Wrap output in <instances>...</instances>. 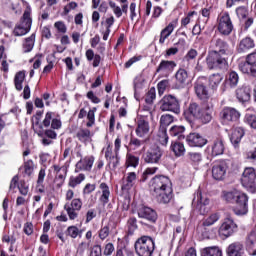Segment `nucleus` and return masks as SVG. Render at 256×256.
<instances>
[{"mask_svg":"<svg viewBox=\"0 0 256 256\" xmlns=\"http://www.w3.org/2000/svg\"><path fill=\"white\" fill-rule=\"evenodd\" d=\"M34 133L41 137V143L44 147L53 145V139H57V132L62 127L61 119L53 118V112H47L45 114L44 120L41 123L36 121L32 124ZM43 127H51L50 129L43 130Z\"/></svg>","mask_w":256,"mask_h":256,"instance_id":"1","label":"nucleus"},{"mask_svg":"<svg viewBox=\"0 0 256 256\" xmlns=\"http://www.w3.org/2000/svg\"><path fill=\"white\" fill-rule=\"evenodd\" d=\"M149 189L158 201L163 205L171 203L173 199V183L171 179L165 175H156L149 182Z\"/></svg>","mask_w":256,"mask_h":256,"instance_id":"2","label":"nucleus"},{"mask_svg":"<svg viewBox=\"0 0 256 256\" xmlns=\"http://www.w3.org/2000/svg\"><path fill=\"white\" fill-rule=\"evenodd\" d=\"M222 199L227 203H235L233 208L235 215H247L249 212V196L237 189L222 192Z\"/></svg>","mask_w":256,"mask_h":256,"instance_id":"3","label":"nucleus"},{"mask_svg":"<svg viewBox=\"0 0 256 256\" xmlns=\"http://www.w3.org/2000/svg\"><path fill=\"white\" fill-rule=\"evenodd\" d=\"M212 107L213 106H209L207 104L192 102L188 107V113L190 117H193V119H196L205 125L207 123H211V119H213Z\"/></svg>","mask_w":256,"mask_h":256,"instance_id":"4","label":"nucleus"},{"mask_svg":"<svg viewBox=\"0 0 256 256\" xmlns=\"http://www.w3.org/2000/svg\"><path fill=\"white\" fill-rule=\"evenodd\" d=\"M142 160L148 165H159L163 158V149L157 144L146 143L142 149Z\"/></svg>","mask_w":256,"mask_h":256,"instance_id":"5","label":"nucleus"},{"mask_svg":"<svg viewBox=\"0 0 256 256\" xmlns=\"http://www.w3.org/2000/svg\"><path fill=\"white\" fill-rule=\"evenodd\" d=\"M134 247L138 256H153L155 239L150 236H141L136 240Z\"/></svg>","mask_w":256,"mask_h":256,"instance_id":"6","label":"nucleus"},{"mask_svg":"<svg viewBox=\"0 0 256 256\" xmlns=\"http://www.w3.org/2000/svg\"><path fill=\"white\" fill-rule=\"evenodd\" d=\"M206 65L208 69L214 71H227V69H229V62H227V59L223 57L222 54H217V52H208Z\"/></svg>","mask_w":256,"mask_h":256,"instance_id":"7","label":"nucleus"},{"mask_svg":"<svg viewBox=\"0 0 256 256\" xmlns=\"http://www.w3.org/2000/svg\"><path fill=\"white\" fill-rule=\"evenodd\" d=\"M210 52L229 57L233 55L235 47L222 38L213 37L210 41Z\"/></svg>","mask_w":256,"mask_h":256,"instance_id":"8","label":"nucleus"},{"mask_svg":"<svg viewBox=\"0 0 256 256\" xmlns=\"http://www.w3.org/2000/svg\"><path fill=\"white\" fill-rule=\"evenodd\" d=\"M238 69L244 75L256 78V50L248 54L244 62L239 63Z\"/></svg>","mask_w":256,"mask_h":256,"instance_id":"9","label":"nucleus"},{"mask_svg":"<svg viewBox=\"0 0 256 256\" xmlns=\"http://www.w3.org/2000/svg\"><path fill=\"white\" fill-rule=\"evenodd\" d=\"M233 20H231V15L229 12H224L217 19V30L220 35L224 37H229L231 33H233Z\"/></svg>","mask_w":256,"mask_h":256,"instance_id":"10","label":"nucleus"},{"mask_svg":"<svg viewBox=\"0 0 256 256\" xmlns=\"http://www.w3.org/2000/svg\"><path fill=\"white\" fill-rule=\"evenodd\" d=\"M161 111H170L179 115L181 113V104L173 95H165L159 102Z\"/></svg>","mask_w":256,"mask_h":256,"instance_id":"11","label":"nucleus"},{"mask_svg":"<svg viewBox=\"0 0 256 256\" xmlns=\"http://www.w3.org/2000/svg\"><path fill=\"white\" fill-rule=\"evenodd\" d=\"M33 20L31 19V9H26L23 13L21 22L14 28V35L16 37H22V35H27L31 31V25Z\"/></svg>","mask_w":256,"mask_h":256,"instance_id":"12","label":"nucleus"},{"mask_svg":"<svg viewBox=\"0 0 256 256\" xmlns=\"http://www.w3.org/2000/svg\"><path fill=\"white\" fill-rule=\"evenodd\" d=\"M255 178L256 174L253 167H248L244 169L241 177V184L245 189H247V191H250V193L256 192Z\"/></svg>","mask_w":256,"mask_h":256,"instance_id":"13","label":"nucleus"},{"mask_svg":"<svg viewBox=\"0 0 256 256\" xmlns=\"http://www.w3.org/2000/svg\"><path fill=\"white\" fill-rule=\"evenodd\" d=\"M192 205L196 207L200 215H206V213H209V198L203 196L200 188H198L197 192L194 193Z\"/></svg>","mask_w":256,"mask_h":256,"instance_id":"14","label":"nucleus"},{"mask_svg":"<svg viewBox=\"0 0 256 256\" xmlns=\"http://www.w3.org/2000/svg\"><path fill=\"white\" fill-rule=\"evenodd\" d=\"M239 226L235 223V220L231 216H227L223 219L219 228V235L222 237H231L234 233H237Z\"/></svg>","mask_w":256,"mask_h":256,"instance_id":"15","label":"nucleus"},{"mask_svg":"<svg viewBox=\"0 0 256 256\" xmlns=\"http://www.w3.org/2000/svg\"><path fill=\"white\" fill-rule=\"evenodd\" d=\"M83 207V201L79 198H74L70 202H67L64 205V209L70 219V221H75L77 217H79V212L81 211V208Z\"/></svg>","mask_w":256,"mask_h":256,"instance_id":"16","label":"nucleus"},{"mask_svg":"<svg viewBox=\"0 0 256 256\" xmlns=\"http://www.w3.org/2000/svg\"><path fill=\"white\" fill-rule=\"evenodd\" d=\"M194 90L199 99L207 101L211 97L209 89L207 88V79L204 77L199 78L194 84Z\"/></svg>","mask_w":256,"mask_h":256,"instance_id":"17","label":"nucleus"},{"mask_svg":"<svg viewBox=\"0 0 256 256\" xmlns=\"http://www.w3.org/2000/svg\"><path fill=\"white\" fill-rule=\"evenodd\" d=\"M227 162L220 160L216 161L212 164V177L216 181H223L225 179V175H227Z\"/></svg>","mask_w":256,"mask_h":256,"instance_id":"18","label":"nucleus"},{"mask_svg":"<svg viewBox=\"0 0 256 256\" xmlns=\"http://www.w3.org/2000/svg\"><path fill=\"white\" fill-rule=\"evenodd\" d=\"M53 169L56 174L55 182L57 183V187H63V183H65V180L67 179L69 164L65 163L62 166L55 164L53 165Z\"/></svg>","mask_w":256,"mask_h":256,"instance_id":"19","label":"nucleus"},{"mask_svg":"<svg viewBox=\"0 0 256 256\" xmlns=\"http://www.w3.org/2000/svg\"><path fill=\"white\" fill-rule=\"evenodd\" d=\"M175 67H177V63L173 60H162L156 69V73H158L161 77H168L175 71Z\"/></svg>","mask_w":256,"mask_h":256,"instance_id":"20","label":"nucleus"},{"mask_svg":"<svg viewBox=\"0 0 256 256\" xmlns=\"http://www.w3.org/2000/svg\"><path fill=\"white\" fill-rule=\"evenodd\" d=\"M137 215L140 219H146L150 223H155L157 221V212L148 206L141 205L137 208Z\"/></svg>","mask_w":256,"mask_h":256,"instance_id":"21","label":"nucleus"},{"mask_svg":"<svg viewBox=\"0 0 256 256\" xmlns=\"http://www.w3.org/2000/svg\"><path fill=\"white\" fill-rule=\"evenodd\" d=\"M220 115L226 123H236L241 117V113L237 109L231 107L223 108Z\"/></svg>","mask_w":256,"mask_h":256,"instance_id":"22","label":"nucleus"},{"mask_svg":"<svg viewBox=\"0 0 256 256\" xmlns=\"http://www.w3.org/2000/svg\"><path fill=\"white\" fill-rule=\"evenodd\" d=\"M186 143L189 145V147H205V144L208 143V141L203 135L194 132L190 133L186 137Z\"/></svg>","mask_w":256,"mask_h":256,"instance_id":"23","label":"nucleus"},{"mask_svg":"<svg viewBox=\"0 0 256 256\" xmlns=\"http://www.w3.org/2000/svg\"><path fill=\"white\" fill-rule=\"evenodd\" d=\"M95 163V156H86L80 159L75 165V173L81 171H91L93 169V164Z\"/></svg>","mask_w":256,"mask_h":256,"instance_id":"24","label":"nucleus"},{"mask_svg":"<svg viewBox=\"0 0 256 256\" xmlns=\"http://www.w3.org/2000/svg\"><path fill=\"white\" fill-rule=\"evenodd\" d=\"M177 25H179V19L172 20L164 29L160 32L159 43L165 45V41L171 37L173 31H175Z\"/></svg>","mask_w":256,"mask_h":256,"instance_id":"25","label":"nucleus"},{"mask_svg":"<svg viewBox=\"0 0 256 256\" xmlns=\"http://www.w3.org/2000/svg\"><path fill=\"white\" fill-rule=\"evenodd\" d=\"M135 183H137V173L128 172L126 173L121 181V189L122 191H131L133 187H135Z\"/></svg>","mask_w":256,"mask_h":256,"instance_id":"26","label":"nucleus"},{"mask_svg":"<svg viewBox=\"0 0 256 256\" xmlns=\"http://www.w3.org/2000/svg\"><path fill=\"white\" fill-rule=\"evenodd\" d=\"M149 130H150L149 120L143 117L138 118L137 127L135 130L137 137H140V139H143V137L149 134Z\"/></svg>","mask_w":256,"mask_h":256,"instance_id":"27","label":"nucleus"},{"mask_svg":"<svg viewBox=\"0 0 256 256\" xmlns=\"http://www.w3.org/2000/svg\"><path fill=\"white\" fill-rule=\"evenodd\" d=\"M105 159L108 161V164L112 169L119 167V161L121 158L119 157V153L113 152V148L110 144L106 148Z\"/></svg>","mask_w":256,"mask_h":256,"instance_id":"28","label":"nucleus"},{"mask_svg":"<svg viewBox=\"0 0 256 256\" xmlns=\"http://www.w3.org/2000/svg\"><path fill=\"white\" fill-rule=\"evenodd\" d=\"M208 151L212 157H218V155H223L225 153V142L221 139H216L211 145L208 146Z\"/></svg>","mask_w":256,"mask_h":256,"instance_id":"29","label":"nucleus"},{"mask_svg":"<svg viewBox=\"0 0 256 256\" xmlns=\"http://www.w3.org/2000/svg\"><path fill=\"white\" fill-rule=\"evenodd\" d=\"M251 49H255V40L249 36L242 38L238 43V53H247V51H251Z\"/></svg>","mask_w":256,"mask_h":256,"instance_id":"30","label":"nucleus"},{"mask_svg":"<svg viewBox=\"0 0 256 256\" xmlns=\"http://www.w3.org/2000/svg\"><path fill=\"white\" fill-rule=\"evenodd\" d=\"M95 113H97V108L93 107L92 109H90L87 113V111L85 110V108L80 109V112L78 114V119H83L85 117H87V123H86V127H93V125H95Z\"/></svg>","mask_w":256,"mask_h":256,"instance_id":"31","label":"nucleus"},{"mask_svg":"<svg viewBox=\"0 0 256 256\" xmlns=\"http://www.w3.org/2000/svg\"><path fill=\"white\" fill-rule=\"evenodd\" d=\"M93 132L87 128H80L77 133L76 137L80 143H91L93 141Z\"/></svg>","mask_w":256,"mask_h":256,"instance_id":"32","label":"nucleus"},{"mask_svg":"<svg viewBox=\"0 0 256 256\" xmlns=\"http://www.w3.org/2000/svg\"><path fill=\"white\" fill-rule=\"evenodd\" d=\"M245 136V129L241 127H236L232 130L230 141L234 147H239L241 139Z\"/></svg>","mask_w":256,"mask_h":256,"instance_id":"33","label":"nucleus"},{"mask_svg":"<svg viewBox=\"0 0 256 256\" xmlns=\"http://www.w3.org/2000/svg\"><path fill=\"white\" fill-rule=\"evenodd\" d=\"M236 97L240 103H247L251 99V89L248 86H242L236 90Z\"/></svg>","mask_w":256,"mask_h":256,"instance_id":"34","label":"nucleus"},{"mask_svg":"<svg viewBox=\"0 0 256 256\" xmlns=\"http://www.w3.org/2000/svg\"><path fill=\"white\" fill-rule=\"evenodd\" d=\"M226 253L228 256H243V244L240 242L230 244Z\"/></svg>","mask_w":256,"mask_h":256,"instance_id":"35","label":"nucleus"},{"mask_svg":"<svg viewBox=\"0 0 256 256\" xmlns=\"http://www.w3.org/2000/svg\"><path fill=\"white\" fill-rule=\"evenodd\" d=\"M99 189L101 191L100 201L103 205H107L109 203V197H111V190L109 189V185L107 183L102 182L99 185Z\"/></svg>","mask_w":256,"mask_h":256,"instance_id":"36","label":"nucleus"},{"mask_svg":"<svg viewBox=\"0 0 256 256\" xmlns=\"http://www.w3.org/2000/svg\"><path fill=\"white\" fill-rule=\"evenodd\" d=\"M176 79V85H180V87H183V85H187V79H189V74L187 73V70L180 68L177 70L175 74Z\"/></svg>","mask_w":256,"mask_h":256,"instance_id":"37","label":"nucleus"},{"mask_svg":"<svg viewBox=\"0 0 256 256\" xmlns=\"http://www.w3.org/2000/svg\"><path fill=\"white\" fill-rule=\"evenodd\" d=\"M221 219V214H219V212H215L210 214L208 217L204 218L202 220V227H204V229H206V227H211L213 225H215V223H217V221H219Z\"/></svg>","mask_w":256,"mask_h":256,"instance_id":"38","label":"nucleus"},{"mask_svg":"<svg viewBox=\"0 0 256 256\" xmlns=\"http://www.w3.org/2000/svg\"><path fill=\"white\" fill-rule=\"evenodd\" d=\"M170 150L174 152L176 157H183L185 155V145L179 141H173Z\"/></svg>","mask_w":256,"mask_h":256,"instance_id":"39","label":"nucleus"},{"mask_svg":"<svg viewBox=\"0 0 256 256\" xmlns=\"http://www.w3.org/2000/svg\"><path fill=\"white\" fill-rule=\"evenodd\" d=\"M201 256H223V251L217 246H210L201 250Z\"/></svg>","mask_w":256,"mask_h":256,"instance_id":"40","label":"nucleus"},{"mask_svg":"<svg viewBox=\"0 0 256 256\" xmlns=\"http://www.w3.org/2000/svg\"><path fill=\"white\" fill-rule=\"evenodd\" d=\"M171 137H177L179 141L185 139V126H172L169 130Z\"/></svg>","mask_w":256,"mask_h":256,"instance_id":"41","label":"nucleus"},{"mask_svg":"<svg viewBox=\"0 0 256 256\" xmlns=\"http://www.w3.org/2000/svg\"><path fill=\"white\" fill-rule=\"evenodd\" d=\"M65 235L67 237H70L71 239H77L78 237H81V235H83V230L79 229V227L75 225H72L66 229Z\"/></svg>","mask_w":256,"mask_h":256,"instance_id":"42","label":"nucleus"},{"mask_svg":"<svg viewBox=\"0 0 256 256\" xmlns=\"http://www.w3.org/2000/svg\"><path fill=\"white\" fill-rule=\"evenodd\" d=\"M22 47L24 53H31L33 47H35V34L25 38Z\"/></svg>","mask_w":256,"mask_h":256,"instance_id":"43","label":"nucleus"},{"mask_svg":"<svg viewBox=\"0 0 256 256\" xmlns=\"http://www.w3.org/2000/svg\"><path fill=\"white\" fill-rule=\"evenodd\" d=\"M23 81H25V71H19L14 77L16 91H23Z\"/></svg>","mask_w":256,"mask_h":256,"instance_id":"44","label":"nucleus"},{"mask_svg":"<svg viewBox=\"0 0 256 256\" xmlns=\"http://www.w3.org/2000/svg\"><path fill=\"white\" fill-rule=\"evenodd\" d=\"M221 81H223V75L216 73V74H212L209 77V85L211 87V89H217V87H219V85H221Z\"/></svg>","mask_w":256,"mask_h":256,"instance_id":"45","label":"nucleus"},{"mask_svg":"<svg viewBox=\"0 0 256 256\" xmlns=\"http://www.w3.org/2000/svg\"><path fill=\"white\" fill-rule=\"evenodd\" d=\"M158 171H159V167L146 168L140 177V182L145 183V181H147V179L152 177V175H155V173H157Z\"/></svg>","mask_w":256,"mask_h":256,"instance_id":"46","label":"nucleus"},{"mask_svg":"<svg viewBox=\"0 0 256 256\" xmlns=\"http://www.w3.org/2000/svg\"><path fill=\"white\" fill-rule=\"evenodd\" d=\"M187 157L192 165H199L203 161V154L201 152H189Z\"/></svg>","mask_w":256,"mask_h":256,"instance_id":"47","label":"nucleus"},{"mask_svg":"<svg viewBox=\"0 0 256 256\" xmlns=\"http://www.w3.org/2000/svg\"><path fill=\"white\" fill-rule=\"evenodd\" d=\"M226 83L230 85V87L239 85V74L235 71H231L226 77Z\"/></svg>","mask_w":256,"mask_h":256,"instance_id":"48","label":"nucleus"},{"mask_svg":"<svg viewBox=\"0 0 256 256\" xmlns=\"http://www.w3.org/2000/svg\"><path fill=\"white\" fill-rule=\"evenodd\" d=\"M84 179H85V174L80 173L78 176L70 177L68 185L69 187H72L73 189H75L77 185H81V183H83Z\"/></svg>","mask_w":256,"mask_h":256,"instance_id":"49","label":"nucleus"},{"mask_svg":"<svg viewBox=\"0 0 256 256\" xmlns=\"http://www.w3.org/2000/svg\"><path fill=\"white\" fill-rule=\"evenodd\" d=\"M23 170L24 177H31L33 175V172L35 171V164L33 163V160L26 161L24 163Z\"/></svg>","mask_w":256,"mask_h":256,"instance_id":"50","label":"nucleus"},{"mask_svg":"<svg viewBox=\"0 0 256 256\" xmlns=\"http://www.w3.org/2000/svg\"><path fill=\"white\" fill-rule=\"evenodd\" d=\"M173 123V116L171 114L162 115L160 118V130L167 129Z\"/></svg>","mask_w":256,"mask_h":256,"instance_id":"51","label":"nucleus"},{"mask_svg":"<svg viewBox=\"0 0 256 256\" xmlns=\"http://www.w3.org/2000/svg\"><path fill=\"white\" fill-rule=\"evenodd\" d=\"M197 13L195 11L189 12L184 18L181 19V28L186 29L189 23H193V17H195Z\"/></svg>","mask_w":256,"mask_h":256,"instance_id":"52","label":"nucleus"},{"mask_svg":"<svg viewBox=\"0 0 256 256\" xmlns=\"http://www.w3.org/2000/svg\"><path fill=\"white\" fill-rule=\"evenodd\" d=\"M157 98V93L155 91V87H152L149 89V91L146 93L145 95V103H147L148 105H152V103L155 101V99Z\"/></svg>","mask_w":256,"mask_h":256,"instance_id":"53","label":"nucleus"},{"mask_svg":"<svg viewBox=\"0 0 256 256\" xmlns=\"http://www.w3.org/2000/svg\"><path fill=\"white\" fill-rule=\"evenodd\" d=\"M139 165V157L128 154L126 156V167H137Z\"/></svg>","mask_w":256,"mask_h":256,"instance_id":"54","label":"nucleus"},{"mask_svg":"<svg viewBox=\"0 0 256 256\" xmlns=\"http://www.w3.org/2000/svg\"><path fill=\"white\" fill-rule=\"evenodd\" d=\"M158 141L160 144L162 145H167V143H169V136L167 135V129H159V132H158Z\"/></svg>","mask_w":256,"mask_h":256,"instance_id":"55","label":"nucleus"},{"mask_svg":"<svg viewBox=\"0 0 256 256\" xmlns=\"http://www.w3.org/2000/svg\"><path fill=\"white\" fill-rule=\"evenodd\" d=\"M245 122L251 127V129L256 130V115L255 114H246L245 115Z\"/></svg>","mask_w":256,"mask_h":256,"instance_id":"56","label":"nucleus"},{"mask_svg":"<svg viewBox=\"0 0 256 256\" xmlns=\"http://www.w3.org/2000/svg\"><path fill=\"white\" fill-rule=\"evenodd\" d=\"M137 229V218L131 217L128 220V233L129 235H133Z\"/></svg>","mask_w":256,"mask_h":256,"instance_id":"57","label":"nucleus"},{"mask_svg":"<svg viewBox=\"0 0 256 256\" xmlns=\"http://www.w3.org/2000/svg\"><path fill=\"white\" fill-rule=\"evenodd\" d=\"M111 233L109 226H103L99 232H98V237L101 239V241H105L107 237H109V234Z\"/></svg>","mask_w":256,"mask_h":256,"instance_id":"58","label":"nucleus"},{"mask_svg":"<svg viewBox=\"0 0 256 256\" xmlns=\"http://www.w3.org/2000/svg\"><path fill=\"white\" fill-rule=\"evenodd\" d=\"M145 80L143 79V76L138 75L135 77L134 79V91L135 93H137V91H139V89H143V82Z\"/></svg>","mask_w":256,"mask_h":256,"instance_id":"59","label":"nucleus"},{"mask_svg":"<svg viewBox=\"0 0 256 256\" xmlns=\"http://www.w3.org/2000/svg\"><path fill=\"white\" fill-rule=\"evenodd\" d=\"M18 189H19V193L21 195H24V197H26V195L29 194V185H27V183H25V181L19 182Z\"/></svg>","mask_w":256,"mask_h":256,"instance_id":"60","label":"nucleus"},{"mask_svg":"<svg viewBox=\"0 0 256 256\" xmlns=\"http://www.w3.org/2000/svg\"><path fill=\"white\" fill-rule=\"evenodd\" d=\"M143 143H145V141L143 140H140L139 138H135V137H132L130 139V147H133L134 149H139V147H141V145H143Z\"/></svg>","mask_w":256,"mask_h":256,"instance_id":"61","label":"nucleus"},{"mask_svg":"<svg viewBox=\"0 0 256 256\" xmlns=\"http://www.w3.org/2000/svg\"><path fill=\"white\" fill-rule=\"evenodd\" d=\"M54 27H55V29H57V31L59 33H67V26L65 25V22H63V21L55 22Z\"/></svg>","mask_w":256,"mask_h":256,"instance_id":"62","label":"nucleus"},{"mask_svg":"<svg viewBox=\"0 0 256 256\" xmlns=\"http://www.w3.org/2000/svg\"><path fill=\"white\" fill-rule=\"evenodd\" d=\"M89 249V243L81 242L77 247V255L83 256V253Z\"/></svg>","mask_w":256,"mask_h":256,"instance_id":"63","label":"nucleus"},{"mask_svg":"<svg viewBox=\"0 0 256 256\" xmlns=\"http://www.w3.org/2000/svg\"><path fill=\"white\" fill-rule=\"evenodd\" d=\"M90 256H103L102 251H101V245H95L92 248Z\"/></svg>","mask_w":256,"mask_h":256,"instance_id":"64","label":"nucleus"}]
</instances>
